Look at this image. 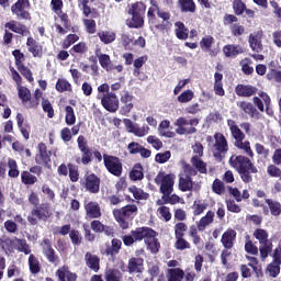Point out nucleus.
I'll return each instance as SVG.
<instances>
[{
  "label": "nucleus",
  "instance_id": "dca6fc26",
  "mask_svg": "<svg viewBox=\"0 0 281 281\" xmlns=\"http://www.w3.org/2000/svg\"><path fill=\"white\" fill-rule=\"evenodd\" d=\"M263 37L265 32H262V30L254 32L248 36V45L250 49L255 52V54H261V52L265 49V46L262 45Z\"/></svg>",
  "mask_w": 281,
  "mask_h": 281
},
{
  "label": "nucleus",
  "instance_id": "a18cd8bd",
  "mask_svg": "<svg viewBox=\"0 0 281 281\" xmlns=\"http://www.w3.org/2000/svg\"><path fill=\"white\" fill-rule=\"evenodd\" d=\"M29 269L33 276H38V273H41V261H38V258H36L34 254L29 256Z\"/></svg>",
  "mask_w": 281,
  "mask_h": 281
},
{
  "label": "nucleus",
  "instance_id": "e433bc0d",
  "mask_svg": "<svg viewBox=\"0 0 281 281\" xmlns=\"http://www.w3.org/2000/svg\"><path fill=\"white\" fill-rule=\"evenodd\" d=\"M157 16L159 19H162V22L160 24H155L156 30H159V32H166V30H168V25H170V22H168V20L170 19V12L168 11H161L160 9H158L157 11Z\"/></svg>",
  "mask_w": 281,
  "mask_h": 281
},
{
  "label": "nucleus",
  "instance_id": "79ce46f5",
  "mask_svg": "<svg viewBox=\"0 0 281 281\" xmlns=\"http://www.w3.org/2000/svg\"><path fill=\"white\" fill-rule=\"evenodd\" d=\"M191 164L200 175H207V162L199 158V156H192Z\"/></svg>",
  "mask_w": 281,
  "mask_h": 281
},
{
  "label": "nucleus",
  "instance_id": "6e6552de",
  "mask_svg": "<svg viewBox=\"0 0 281 281\" xmlns=\"http://www.w3.org/2000/svg\"><path fill=\"white\" fill-rule=\"evenodd\" d=\"M200 120L196 117H193L188 121V119L180 116L176 120L175 126L177 135H194L196 133V127L199 126Z\"/></svg>",
  "mask_w": 281,
  "mask_h": 281
},
{
  "label": "nucleus",
  "instance_id": "f704fd0d",
  "mask_svg": "<svg viewBox=\"0 0 281 281\" xmlns=\"http://www.w3.org/2000/svg\"><path fill=\"white\" fill-rule=\"evenodd\" d=\"M213 91L215 95H220V98H223V95H225V88H223V74L221 72L214 74Z\"/></svg>",
  "mask_w": 281,
  "mask_h": 281
},
{
  "label": "nucleus",
  "instance_id": "cd10ccee",
  "mask_svg": "<svg viewBox=\"0 0 281 281\" xmlns=\"http://www.w3.org/2000/svg\"><path fill=\"white\" fill-rule=\"evenodd\" d=\"M85 210H86V216L88 218H101L102 217V210L100 209V204L98 202H88L85 204Z\"/></svg>",
  "mask_w": 281,
  "mask_h": 281
},
{
  "label": "nucleus",
  "instance_id": "a878e982",
  "mask_svg": "<svg viewBox=\"0 0 281 281\" xmlns=\"http://www.w3.org/2000/svg\"><path fill=\"white\" fill-rule=\"evenodd\" d=\"M237 233L233 228H228L222 235L221 243L224 249H234V243H236Z\"/></svg>",
  "mask_w": 281,
  "mask_h": 281
},
{
  "label": "nucleus",
  "instance_id": "20e7f679",
  "mask_svg": "<svg viewBox=\"0 0 281 281\" xmlns=\"http://www.w3.org/2000/svg\"><path fill=\"white\" fill-rule=\"evenodd\" d=\"M214 216H215V213L213 211H207L205 216H202L200 221L195 223V225L192 224L189 227V236L192 239V243L193 245H195V247H199V245H201L203 240L201 238V235H199V232H203L204 229H207V226L214 223Z\"/></svg>",
  "mask_w": 281,
  "mask_h": 281
},
{
  "label": "nucleus",
  "instance_id": "f257e3e1",
  "mask_svg": "<svg viewBox=\"0 0 281 281\" xmlns=\"http://www.w3.org/2000/svg\"><path fill=\"white\" fill-rule=\"evenodd\" d=\"M228 164L231 168H234V170L238 172L244 183H251V181H254V176L251 175H258V167L254 165L249 157L243 155H232Z\"/></svg>",
  "mask_w": 281,
  "mask_h": 281
},
{
  "label": "nucleus",
  "instance_id": "603ef678",
  "mask_svg": "<svg viewBox=\"0 0 281 281\" xmlns=\"http://www.w3.org/2000/svg\"><path fill=\"white\" fill-rule=\"evenodd\" d=\"M104 280L105 281H122V272L120 270L110 268L106 269L104 272Z\"/></svg>",
  "mask_w": 281,
  "mask_h": 281
},
{
  "label": "nucleus",
  "instance_id": "393cba45",
  "mask_svg": "<svg viewBox=\"0 0 281 281\" xmlns=\"http://www.w3.org/2000/svg\"><path fill=\"white\" fill-rule=\"evenodd\" d=\"M27 52L32 54L33 58H43V45L30 36L26 40Z\"/></svg>",
  "mask_w": 281,
  "mask_h": 281
},
{
  "label": "nucleus",
  "instance_id": "58836bf2",
  "mask_svg": "<svg viewBox=\"0 0 281 281\" xmlns=\"http://www.w3.org/2000/svg\"><path fill=\"white\" fill-rule=\"evenodd\" d=\"M194 188V182L192 181V177L190 176H179V190L181 192H190Z\"/></svg>",
  "mask_w": 281,
  "mask_h": 281
},
{
  "label": "nucleus",
  "instance_id": "f03ea898",
  "mask_svg": "<svg viewBox=\"0 0 281 281\" xmlns=\"http://www.w3.org/2000/svg\"><path fill=\"white\" fill-rule=\"evenodd\" d=\"M77 146L81 153V157L76 158V164H82V166H89V164L93 161V157L97 159L99 164L100 161H102V159H104V156H102V153H100V150L93 151L91 147H89V142H87V138L83 135L78 136Z\"/></svg>",
  "mask_w": 281,
  "mask_h": 281
},
{
  "label": "nucleus",
  "instance_id": "4be33fe9",
  "mask_svg": "<svg viewBox=\"0 0 281 281\" xmlns=\"http://www.w3.org/2000/svg\"><path fill=\"white\" fill-rule=\"evenodd\" d=\"M235 93L238 98H254L258 93V88L252 85L238 83L235 87Z\"/></svg>",
  "mask_w": 281,
  "mask_h": 281
},
{
  "label": "nucleus",
  "instance_id": "0e129e2a",
  "mask_svg": "<svg viewBox=\"0 0 281 281\" xmlns=\"http://www.w3.org/2000/svg\"><path fill=\"white\" fill-rule=\"evenodd\" d=\"M55 89L58 93H65V91H71V83L67 79H58Z\"/></svg>",
  "mask_w": 281,
  "mask_h": 281
},
{
  "label": "nucleus",
  "instance_id": "e2e57ef3",
  "mask_svg": "<svg viewBox=\"0 0 281 281\" xmlns=\"http://www.w3.org/2000/svg\"><path fill=\"white\" fill-rule=\"evenodd\" d=\"M98 36L104 45H111L115 41V33H110L109 31L99 32Z\"/></svg>",
  "mask_w": 281,
  "mask_h": 281
},
{
  "label": "nucleus",
  "instance_id": "aec40b11",
  "mask_svg": "<svg viewBox=\"0 0 281 281\" xmlns=\"http://www.w3.org/2000/svg\"><path fill=\"white\" fill-rule=\"evenodd\" d=\"M123 124L125 125L127 133H133L136 137H146V135L150 133V127L148 125L144 124L142 127L136 126L131 119H124Z\"/></svg>",
  "mask_w": 281,
  "mask_h": 281
},
{
  "label": "nucleus",
  "instance_id": "a19ab883",
  "mask_svg": "<svg viewBox=\"0 0 281 281\" xmlns=\"http://www.w3.org/2000/svg\"><path fill=\"white\" fill-rule=\"evenodd\" d=\"M186 278V272L181 268H171L167 270L168 281H183Z\"/></svg>",
  "mask_w": 281,
  "mask_h": 281
},
{
  "label": "nucleus",
  "instance_id": "de8ad7c7",
  "mask_svg": "<svg viewBox=\"0 0 281 281\" xmlns=\"http://www.w3.org/2000/svg\"><path fill=\"white\" fill-rule=\"evenodd\" d=\"M128 14H134L137 16H146V4L142 1H137L132 4Z\"/></svg>",
  "mask_w": 281,
  "mask_h": 281
},
{
  "label": "nucleus",
  "instance_id": "f8f14e48",
  "mask_svg": "<svg viewBox=\"0 0 281 281\" xmlns=\"http://www.w3.org/2000/svg\"><path fill=\"white\" fill-rule=\"evenodd\" d=\"M36 175V176H34ZM43 175V167L35 165L27 170L21 172V183L23 186H34L38 183V178Z\"/></svg>",
  "mask_w": 281,
  "mask_h": 281
},
{
  "label": "nucleus",
  "instance_id": "7c9ffc66",
  "mask_svg": "<svg viewBox=\"0 0 281 281\" xmlns=\"http://www.w3.org/2000/svg\"><path fill=\"white\" fill-rule=\"evenodd\" d=\"M85 262L88 269H91V271H94V273L100 271V257L98 255H93L90 251L86 252Z\"/></svg>",
  "mask_w": 281,
  "mask_h": 281
},
{
  "label": "nucleus",
  "instance_id": "13d9d810",
  "mask_svg": "<svg viewBox=\"0 0 281 281\" xmlns=\"http://www.w3.org/2000/svg\"><path fill=\"white\" fill-rule=\"evenodd\" d=\"M148 63V56H140L134 60V76H139L142 74V67Z\"/></svg>",
  "mask_w": 281,
  "mask_h": 281
},
{
  "label": "nucleus",
  "instance_id": "49530a36",
  "mask_svg": "<svg viewBox=\"0 0 281 281\" xmlns=\"http://www.w3.org/2000/svg\"><path fill=\"white\" fill-rule=\"evenodd\" d=\"M234 147L238 148V150H244L250 159H254V150L251 149V143H249V140H237L234 143Z\"/></svg>",
  "mask_w": 281,
  "mask_h": 281
},
{
  "label": "nucleus",
  "instance_id": "8fccbe9b",
  "mask_svg": "<svg viewBox=\"0 0 281 281\" xmlns=\"http://www.w3.org/2000/svg\"><path fill=\"white\" fill-rule=\"evenodd\" d=\"M128 192H131V194H133L134 199H136V201H148L150 194H148L147 192H144V190L137 188V187H132L128 189Z\"/></svg>",
  "mask_w": 281,
  "mask_h": 281
},
{
  "label": "nucleus",
  "instance_id": "412c9836",
  "mask_svg": "<svg viewBox=\"0 0 281 281\" xmlns=\"http://www.w3.org/2000/svg\"><path fill=\"white\" fill-rule=\"evenodd\" d=\"M214 43H216V41L214 40V36L205 35L200 41V49H202L204 54H209V56L214 58L218 56V48H212L214 46Z\"/></svg>",
  "mask_w": 281,
  "mask_h": 281
},
{
  "label": "nucleus",
  "instance_id": "5fc2aeb1",
  "mask_svg": "<svg viewBox=\"0 0 281 281\" xmlns=\"http://www.w3.org/2000/svg\"><path fill=\"white\" fill-rule=\"evenodd\" d=\"M175 249L178 251H186V249H192V244L186 239V236L182 237H175Z\"/></svg>",
  "mask_w": 281,
  "mask_h": 281
},
{
  "label": "nucleus",
  "instance_id": "c85d7f7f",
  "mask_svg": "<svg viewBox=\"0 0 281 281\" xmlns=\"http://www.w3.org/2000/svg\"><path fill=\"white\" fill-rule=\"evenodd\" d=\"M55 276L58 278V281H78V274L71 272L67 266L57 269Z\"/></svg>",
  "mask_w": 281,
  "mask_h": 281
},
{
  "label": "nucleus",
  "instance_id": "f3484780",
  "mask_svg": "<svg viewBox=\"0 0 281 281\" xmlns=\"http://www.w3.org/2000/svg\"><path fill=\"white\" fill-rule=\"evenodd\" d=\"M121 271L130 273L131 276L133 273H144V259L132 257L128 259L127 267L124 266V262H122Z\"/></svg>",
  "mask_w": 281,
  "mask_h": 281
},
{
  "label": "nucleus",
  "instance_id": "6ab92c4d",
  "mask_svg": "<svg viewBox=\"0 0 281 281\" xmlns=\"http://www.w3.org/2000/svg\"><path fill=\"white\" fill-rule=\"evenodd\" d=\"M42 245H44L42 249L46 260H48L50 265L58 267V265H60V257L56 254L54 247H52V241H49V239H43Z\"/></svg>",
  "mask_w": 281,
  "mask_h": 281
},
{
  "label": "nucleus",
  "instance_id": "4c0bfd02",
  "mask_svg": "<svg viewBox=\"0 0 281 281\" xmlns=\"http://www.w3.org/2000/svg\"><path fill=\"white\" fill-rule=\"evenodd\" d=\"M177 5L180 12H190L191 14L196 12V3L194 0H178Z\"/></svg>",
  "mask_w": 281,
  "mask_h": 281
},
{
  "label": "nucleus",
  "instance_id": "7ed1b4c3",
  "mask_svg": "<svg viewBox=\"0 0 281 281\" xmlns=\"http://www.w3.org/2000/svg\"><path fill=\"white\" fill-rule=\"evenodd\" d=\"M137 205L127 204L121 209H114L113 216L116 223H119L121 229H128L131 227V223H133V218L137 216Z\"/></svg>",
  "mask_w": 281,
  "mask_h": 281
},
{
  "label": "nucleus",
  "instance_id": "72a5a7b5",
  "mask_svg": "<svg viewBox=\"0 0 281 281\" xmlns=\"http://www.w3.org/2000/svg\"><path fill=\"white\" fill-rule=\"evenodd\" d=\"M175 34L179 41H188L190 30L186 27V24L181 21L175 23Z\"/></svg>",
  "mask_w": 281,
  "mask_h": 281
},
{
  "label": "nucleus",
  "instance_id": "2eb2a0df",
  "mask_svg": "<svg viewBox=\"0 0 281 281\" xmlns=\"http://www.w3.org/2000/svg\"><path fill=\"white\" fill-rule=\"evenodd\" d=\"M101 104L105 111H109V113H115L120 109V99H117V94H115V92H110L108 94H103L101 98Z\"/></svg>",
  "mask_w": 281,
  "mask_h": 281
},
{
  "label": "nucleus",
  "instance_id": "423d86ee",
  "mask_svg": "<svg viewBox=\"0 0 281 281\" xmlns=\"http://www.w3.org/2000/svg\"><path fill=\"white\" fill-rule=\"evenodd\" d=\"M252 236L259 241L260 257L263 260L269 258V255L273 251V243L269 240V233L265 228H256Z\"/></svg>",
  "mask_w": 281,
  "mask_h": 281
},
{
  "label": "nucleus",
  "instance_id": "1a4fd4ad",
  "mask_svg": "<svg viewBox=\"0 0 281 281\" xmlns=\"http://www.w3.org/2000/svg\"><path fill=\"white\" fill-rule=\"evenodd\" d=\"M103 166L113 177H122L124 172V165L122 164V159L117 156L103 154Z\"/></svg>",
  "mask_w": 281,
  "mask_h": 281
},
{
  "label": "nucleus",
  "instance_id": "680f3d73",
  "mask_svg": "<svg viewBox=\"0 0 281 281\" xmlns=\"http://www.w3.org/2000/svg\"><path fill=\"white\" fill-rule=\"evenodd\" d=\"M66 116L65 122L67 126H74L76 124V113L74 112V108L71 105H67L65 108Z\"/></svg>",
  "mask_w": 281,
  "mask_h": 281
},
{
  "label": "nucleus",
  "instance_id": "a211bd4d",
  "mask_svg": "<svg viewBox=\"0 0 281 281\" xmlns=\"http://www.w3.org/2000/svg\"><path fill=\"white\" fill-rule=\"evenodd\" d=\"M131 234L134 236L136 243H142V240H147V238H157V231L148 226L136 227L131 231Z\"/></svg>",
  "mask_w": 281,
  "mask_h": 281
},
{
  "label": "nucleus",
  "instance_id": "0eeeda50",
  "mask_svg": "<svg viewBox=\"0 0 281 281\" xmlns=\"http://www.w3.org/2000/svg\"><path fill=\"white\" fill-rule=\"evenodd\" d=\"M156 186H160V193L162 196H170L175 192V175L165 173L164 171L158 172L154 179Z\"/></svg>",
  "mask_w": 281,
  "mask_h": 281
},
{
  "label": "nucleus",
  "instance_id": "774afa93",
  "mask_svg": "<svg viewBox=\"0 0 281 281\" xmlns=\"http://www.w3.org/2000/svg\"><path fill=\"white\" fill-rule=\"evenodd\" d=\"M268 80H274V82H281V70H278L276 68H270L267 74Z\"/></svg>",
  "mask_w": 281,
  "mask_h": 281
},
{
  "label": "nucleus",
  "instance_id": "b1692460",
  "mask_svg": "<svg viewBox=\"0 0 281 281\" xmlns=\"http://www.w3.org/2000/svg\"><path fill=\"white\" fill-rule=\"evenodd\" d=\"M7 30L14 32V34H20V36H30V29L21 22H16L15 20H11L4 24Z\"/></svg>",
  "mask_w": 281,
  "mask_h": 281
},
{
  "label": "nucleus",
  "instance_id": "473e14b6",
  "mask_svg": "<svg viewBox=\"0 0 281 281\" xmlns=\"http://www.w3.org/2000/svg\"><path fill=\"white\" fill-rule=\"evenodd\" d=\"M18 89V98L21 100L22 104L26 106L32 102V91L27 87L20 86Z\"/></svg>",
  "mask_w": 281,
  "mask_h": 281
},
{
  "label": "nucleus",
  "instance_id": "9d476101",
  "mask_svg": "<svg viewBox=\"0 0 281 281\" xmlns=\"http://www.w3.org/2000/svg\"><path fill=\"white\" fill-rule=\"evenodd\" d=\"M30 8H32L30 0H16V2L11 5V12L12 15L16 16L20 21H32Z\"/></svg>",
  "mask_w": 281,
  "mask_h": 281
},
{
  "label": "nucleus",
  "instance_id": "69168bd1",
  "mask_svg": "<svg viewBox=\"0 0 281 281\" xmlns=\"http://www.w3.org/2000/svg\"><path fill=\"white\" fill-rule=\"evenodd\" d=\"M177 100L180 104H188V102H192V100H194V91L186 90L177 97Z\"/></svg>",
  "mask_w": 281,
  "mask_h": 281
},
{
  "label": "nucleus",
  "instance_id": "09e8293b",
  "mask_svg": "<svg viewBox=\"0 0 281 281\" xmlns=\"http://www.w3.org/2000/svg\"><path fill=\"white\" fill-rule=\"evenodd\" d=\"M271 216H280L281 215V203L271 199H266L265 200Z\"/></svg>",
  "mask_w": 281,
  "mask_h": 281
},
{
  "label": "nucleus",
  "instance_id": "6e6d98bb",
  "mask_svg": "<svg viewBox=\"0 0 281 281\" xmlns=\"http://www.w3.org/2000/svg\"><path fill=\"white\" fill-rule=\"evenodd\" d=\"M8 168H9L8 176L11 179H16L19 175H21V171H19V165L16 164V160H14L13 158L8 159Z\"/></svg>",
  "mask_w": 281,
  "mask_h": 281
},
{
  "label": "nucleus",
  "instance_id": "9b49d317",
  "mask_svg": "<svg viewBox=\"0 0 281 281\" xmlns=\"http://www.w3.org/2000/svg\"><path fill=\"white\" fill-rule=\"evenodd\" d=\"M102 183V180L98 175L91 172L85 173L83 178L80 180L81 188L89 192V194H98L100 192V184Z\"/></svg>",
  "mask_w": 281,
  "mask_h": 281
},
{
  "label": "nucleus",
  "instance_id": "2f4dec72",
  "mask_svg": "<svg viewBox=\"0 0 281 281\" xmlns=\"http://www.w3.org/2000/svg\"><path fill=\"white\" fill-rule=\"evenodd\" d=\"M227 126L229 127L231 135L235 142H245V133L238 127L236 121L227 120Z\"/></svg>",
  "mask_w": 281,
  "mask_h": 281
},
{
  "label": "nucleus",
  "instance_id": "052dcab7",
  "mask_svg": "<svg viewBox=\"0 0 281 281\" xmlns=\"http://www.w3.org/2000/svg\"><path fill=\"white\" fill-rule=\"evenodd\" d=\"M175 238L186 236L188 232V224L186 222H178L173 226Z\"/></svg>",
  "mask_w": 281,
  "mask_h": 281
},
{
  "label": "nucleus",
  "instance_id": "338daca9",
  "mask_svg": "<svg viewBox=\"0 0 281 281\" xmlns=\"http://www.w3.org/2000/svg\"><path fill=\"white\" fill-rule=\"evenodd\" d=\"M69 238L75 247H80L82 245V234L78 229H71Z\"/></svg>",
  "mask_w": 281,
  "mask_h": 281
},
{
  "label": "nucleus",
  "instance_id": "5701e85b",
  "mask_svg": "<svg viewBox=\"0 0 281 281\" xmlns=\"http://www.w3.org/2000/svg\"><path fill=\"white\" fill-rule=\"evenodd\" d=\"M15 120L22 137L27 142L30 139V133H32V125L25 121V116L22 113H18Z\"/></svg>",
  "mask_w": 281,
  "mask_h": 281
},
{
  "label": "nucleus",
  "instance_id": "c756f323",
  "mask_svg": "<svg viewBox=\"0 0 281 281\" xmlns=\"http://www.w3.org/2000/svg\"><path fill=\"white\" fill-rule=\"evenodd\" d=\"M237 106L244 115H249V117H256V115H259L260 113L256 109V105L249 101H239L237 102Z\"/></svg>",
  "mask_w": 281,
  "mask_h": 281
},
{
  "label": "nucleus",
  "instance_id": "3c124183",
  "mask_svg": "<svg viewBox=\"0 0 281 281\" xmlns=\"http://www.w3.org/2000/svg\"><path fill=\"white\" fill-rule=\"evenodd\" d=\"M68 176L71 183H78V181H80V170L78 166L68 162Z\"/></svg>",
  "mask_w": 281,
  "mask_h": 281
},
{
  "label": "nucleus",
  "instance_id": "bf43d9fd",
  "mask_svg": "<svg viewBox=\"0 0 281 281\" xmlns=\"http://www.w3.org/2000/svg\"><path fill=\"white\" fill-rule=\"evenodd\" d=\"M41 98H43V91H41V89H35L33 97H31V102L27 105V109H38Z\"/></svg>",
  "mask_w": 281,
  "mask_h": 281
},
{
  "label": "nucleus",
  "instance_id": "39448f33",
  "mask_svg": "<svg viewBox=\"0 0 281 281\" xmlns=\"http://www.w3.org/2000/svg\"><path fill=\"white\" fill-rule=\"evenodd\" d=\"M49 218H52V210L49 203H42L31 210V213L27 216V222L29 225L35 226L38 225V221L47 223Z\"/></svg>",
  "mask_w": 281,
  "mask_h": 281
},
{
  "label": "nucleus",
  "instance_id": "864d4df0",
  "mask_svg": "<svg viewBox=\"0 0 281 281\" xmlns=\"http://www.w3.org/2000/svg\"><path fill=\"white\" fill-rule=\"evenodd\" d=\"M132 19L127 21V26L133 30H139L144 27V16L131 14Z\"/></svg>",
  "mask_w": 281,
  "mask_h": 281
},
{
  "label": "nucleus",
  "instance_id": "c03bdc74",
  "mask_svg": "<svg viewBox=\"0 0 281 281\" xmlns=\"http://www.w3.org/2000/svg\"><path fill=\"white\" fill-rule=\"evenodd\" d=\"M130 179L132 181H142V179H144V166H142L140 162L133 166L130 172Z\"/></svg>",
  "mask_w": 281,
  "mask_h": 281
},
{
  "label": "nucleus",
  "instance_id": "bb28decb",
  "mask_svg": "<svg viewBox=\"0 0 281 281\" xmlns=\"http://www.w3.org/2000/svg\"><path fill=\"white\" fill-rule=\"evenodd\" d=\"M222 52L225 58H236V56L245 54V49H243V46L238 44H227L223 46Z\"/></svg>",
  "mask_w": 281,
  "mask_h": 281
},
{
  "label": "nucleus",
  "instance_id": "4468645a",
  "mask_svg": "<svg viewBox=\"0 0 281 281\" xmlns=\"http://www.w3.org/2000/svg\"><path fill=\"white\" fill-rule=\"evenodd\" d=\"M215 144L213 145L214 148V157L216 159L223 158V155H227L229 150V144L227 143V138L223 134H215L214 135Z\"/></svg>",
  "mask_w": 281,
  "mask_h": 281
},
{
  "label": "nucleus",
  "instance_id": "ddd939ff",
  "mask_svg": "<svg viewBox=\"0 0 281 281\" xmlns=\"http://www.w3.org/2000/svg\"><path fill=\"white\" fill-rule=\"evenodd\" d=\"M35 164L38 166L49 167L52 164V150L47 148L45 143H40L37 145V153L35 155Z\"/></svg>",
  "mask_w": 281,
  "mask_h": 281
},
{
  "label": "nucleus",
  "instance_id": "4d7b16f0",
  "mask_svg": "<svg viewBox=\"0 0 281 281\" xmlns=\"http://www.w3.org/2000/svg\"><path fill=\"white\" fill-rule=\"evenodd\" d=\"M145 243L150 254H159V249H161V244L159 243V239H157V237L147 238Z\"/></svg>",
  "mask_w": 281,
  "mask_h": 281
},
{
  "label": "nucleus",
  "instance_id": "c9c22d12",
  "mask_svg": "<svg viewBox=\"0 0 281 281\" xmlns=\"http://www.w3.org/2000/svg\"><path fill=\"white\" fill-rule=\"evenodd\" d=\"M121 102L124 104L121 108V111L124 113V115H127L131 111H133V95L131 92L125 91L123 95H121Z\"/></svg>",
  "mask_w": 281,
  "mask_h": 281
},
{
  "label": "nucleus",
  "instance_id": "37998d69",
  "mask_svg": "<svg viewBox=\"0 0 281 281\" xmlns=\"http://www.w3.org/2000/svg\"><path fill=\"white\" fill-rule=\"evenodd\" d=\"M151 7L147 11L148 23L155 25L157 23V12H159V4L156 0H150Z\"/></svg>",
  "mask_w": 281,
  "mask_h": 281
},
{
  "label": "nucleus",
  "instance_id": "ea45409f",
  "mask_svg": "<svg viewBox=\"0 0 281 281\" xmlns=\"http://www.w3.org/2000/svg\"><path fill=\"white\" fill-rule=\"evenodd\" d=\"M120 249H122V240L117 238H113L111 240V246H108L104 250L105 256H117L120 254Z\"/></svg>",
  "mask_w": 281,
  "mask_h": 281
}]
</instances>
